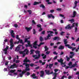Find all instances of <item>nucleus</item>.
I'll use <instances>...</instances> for the list:
<instances>
[{"instance_id": "f257e3e1", "label": "nucleus", "mask_w": 79, "mask_h": 79, "mask_svg": "<svg viewBox=\"0 0 79 79\" xmlns=\"http://www.w3.org/2000/svg\"><path fill=\"white\" fill-rule=\"evenodd\" d=\"M40 52L38 50L35 51V53L36 54H38V56L37 55H35L32 56L33 58H34V59L35 60H37V59H39L40 58Z\"/></svg>"}, {"instance_id": "f03ea898", "label": "nucleus", "mask_w": 79, "mask_h": 79, "mask_svg": "<svg viewBox=\"0 0 79 79\" xmlns=\"http://www.w3.org/2000/svg\"><path fill=\"white\" fill-rule=\"evenodd\" d=\"M57 61L58 62L60 63V64L61 66H62V67H64L66 66V64H64V65H63L64 64V63H63V61H64V60H63V59L60 58V60H57Z\"/></svg>"}, {"instance_id": "7ed1b4c3", "label": "nucleus", "mask_w": 79, "mask_h": 79, "mask_svg": "<svg viewBox=\"0 0 79 79\" xmlns=\"http://www.w3.org/2000/svg\"><path fill=\"white\" fill-rule=\"evenodd\" d=\"M10 49L12 50V49L14 47V43H13V40L12 39H11L10 41Z\"/></svg>"}, {"instance_id": "20e7f679", "label": "nucleus", "mask_w": 79, "mask_h": 79, "mask_svg": "<svg viewBox=\"0 0 79 79\" xmlns=\"http://www.w3.org/2000/svg\"><path fill=\"white\" fill-rule=\"evenodd\" d=\"M24 52H26V54L28 55V53H29V50H27V49H25L23 51H19V53L20 54H23Z\"/></svg>"}, {"instance_id": "39448f33", "label": "nucleus", "mask_w": 79, "mask_h": 79, "mask_svg": "<svg viewBox=\"0 0 79 79\" xmlns=\"http://www.w3.org/2000/svg\"><path fill=\"white\" fill-rule=\"evenodd\" d=\"M65 47H68V48H70V49H71L72 48V51H74V50L76 48V47L73 48L72 47L70 46V45L69 44H66L65 45Z\"/></svg>"}, {"instance_id": "423d86ee", "label": "nucleus", "mask_w": 79, "mask_h": 79, "mask_svg": "<svg viewBox=\"0 0 79 79\" xmlns=\"http://www.w3.org/2000/svg\"><path fill=\"white\" fill-rule=\"evenodd\" d=\"M8 48H9V47L8 46H6V48L3 50V52H5L4 54L5 55L7 54V53H8Z\"/></svg>"}, {"instance_id": "0eeeda50", "label": "nucleus", "mask_w": 79, "mask_h": 79, "mask_svg": "<svg viewBox=\"0 0 79 79\" xmlns=\"http://www.w3.org/2000/svg\"><path fill=\"white\" fill-rule=\"evenodd\" d=\"M44 71L48 75H50V74H52L53 73V71H52L51 73H50V70H45Z\"/></svg>"}, {"instance_id": "6e6552de", "label": "nucleus", "mask_w": 79, "mask_h": 79, "mask_svg": "<svg viewBox=\"0 0 79 79\" xmlns=\"http://www.w3.org/2000/svg\"><path fill=\"white\" fill-rule=\"evenodd\" d=\"M53 35H50V34H48V36H47V38H45V40H50V39H51V36H53Z\"/></svg>"}, {"instance_id": "1a4fd4ad", "label": "nucleus", "mask_w": 79, "mask_h": 79, "mask_svg": "<svg viewBox=\"0 0 79 79\" xmlns=\"http://www.w3.org/2000/svg\"><path fill=\"white\" fill-rule=\"evenodd\" d=\"M20 46H22V45H19L15 48V52H19L20 50V48H21V47H20Z\"/></svg>"}, {"instance_id": "9d476101", "label": "nucleus", "mask_w": 79, "mask_h": 79, "mask_svg": "<svg viewBox=\"0 0 79 79\" xmlns=\"http://www.w3.org/2000/svg\"><path fill=\"white\" fill-rule=\"evenodd\" d=\"M23 62L24 63H27L28 62L29 63H31V61L27 59V57H26L23 61Z\"/></svg>"}, {"instance_id": "9b49d317", "label": "nucleus", "mask_w": 79, "mask_h": 79, "mask_svg": "<svg viewBox=\"0 0 79 79\" xmlns=\"http://www.w3.org/2000/svg\"><path fill=\"white\" fill-rule=\"evenodd\" d=\"M48 18H51V17H52V19H55V16H53L52 14H50V15L48 14Z\"/></svg>"}, {"instance_id": "f8f14e48", "label": "nucleus", "mask_w": 79, "mask_h": 79, "mask_svg": "<svg viewBox=\"0 0 79 79\" xmlns=\"http://www.w3.org/2000/svg\"><path fill=\"white\" fill-rule=\"evenodd\" d=\"M10 33L11 34V36L13 37V38H15V36L14 35L15 33H14V31L13 30H11Z\"/></svg>"}, {"instance_id": "ddd939ff", "label": "nucleus", "mask_w": 79, "mask_h": 79, "mask_svg": "<svg viewBox=\"0 0 79 79\" xmlns=\"http://www.w3.org/2000/svg\"><path fill=\"white\" fill-rule=\"evenodd\" d=\"M31 77H32V79H37V77L35 76V73H33L31 75Z\"/></svg>"}, {"instance_id": "4468645a", "label": "nucleus", "mask_w": 79, "mask_h": 79, "mask_svg": "<svg viewBox=\"0 0 79 79\" xmlns=\"http://www.w3.org/2000/svg\"><path fill=\"white\" fill-rule=\"evenodd\" d=\"M65 29H71V25L68 24L65 27Z\"/></svg>"}, {"instance_id": "2eb2a0df", "label": "nucleus", "mask_w": 79, "mask_h": 79, "mask_svg": "<svg viewBox=\"0 0 79 79\" xmlns=\"http://www.w3.org/2000/svg\"><path fill=\"white\" fill-rule=\"evenodd\" d=\"M23 65H25L26 66V68H29V64H27L26 63H24L23 64Z\"/></svg>"}, {"instance_id": "dca6fc26", "label": "nucleus", "mask_w": 79, "mask_h": 79, "mask_svg": "<svg viewBox=\"0 0 79 79\" xmlns=\"http://www.w3.org/2000/svg\"><path fill=\"white\" fill-rule=\"evenodd\" d=\"M25 29L27 30V32H29V31H30L31 29H32V27H30L29 28L27 27H25Z\"/></svg>"}, {"instance_id": "f3484780", "label": "nucleus", "mask_w": 79, "mask_h": 79, "mask_svg": "<svg viewBox=\"0 0 79 79\" xmlns=\"http://www.w3.org/2000/svg\"><path fill=\"white\" fill-rule=\"evenodd\" d=\"M70 54L72 55L71 56H70L69 57L70 58H73V56L74 55V53L73 52H70Z\"/></svg>"}, {"instance_id": "a211bd4d", "label": "nucleus", "mask_w": 79, "mask_h": 79, "mask_svg": "<svg viewBox=\"0 0 79 79\" xmlns=\"http://www.w3.org/2000/svg\"><path fill=\"white\" fill-rule=\"evenodd\" d=\"M78 3V2H77V1H75V2H74L75 6H74L73 7V9L76 8V6H77V5Z\"/></svg>"}, {"instance_id": "6ab92c4d", "label": "nucleus", "mask_w": 79, "mask_h": 79, "mask_svg": "<svg viewBox=\"0 0 79 79\" xmlns=\"http://www.w3.org/2000/svg\"><path fill=\"white\" fill-rule=\"evenodd\" d=\"M41 2H34L33 5H39V3H40Z\"/></svg>"}, {"instance_id": "aec40b11", "label": "nucleus", "mask_w": 79, "mask_h": 79, "mask_svg": "<svg viewBox=\"0 0 79 79\" xmlns=\"http://www.w3.org/2000/svg\"><path fill=\"white\" fill-rule=\"evenodd\" d=\"M41 75H40V77H43L44 76V71H41L40 72Z\"/></svg>"}, {"instance_id": "412c9836", "label": "nucleus", "mask_w": 79, "mask_h": 79, "mask_svg": "<svg viewBox=\"0 0 79 79\" xmlns=\"http://www.w3.org/2000/svg\"><path fill=\"white\" fill-rule=\"evenodd\" d=\"M60 40V38L58 37L55 36L53 39V40Z\"/></svg>"}, {"instance_id": "4be33fe9", "label": "nucleus", "mask_w": 79, "mask_h": 79, "mask_svg": "<svg viewBox=\"0 0 79 79\" xmlns=\"http://www.w3.org/2000/svg\"><path fill=\"white\" fill-rule=\"evenodd\" d=\"M58 48L59 50H63V49H64V46H62V45H60L59 47Z\"/></svg>"}, {"instance_id": "5701e85b", "label": "nucleus", "mask_w": 79, "mask_h": 79, "mask_svg": "<svg viewBox=\"0 0 79 79\" xmlns=\"http://www.w3.org/2000/svg\"><path fill=\"white\" fill-rule=\"evenodd\" d=\"M76 14H77V13L75 11H74L73 12V16H72V17L73 18H74L76 17Z\"/></svg>"}, {"instance_id": "b1692460", "label": "nucleus", "mask_w": 79, "mask_h": 79, "mask_svg": "<svg viewBox=\"0 0 79 79\" xmlns=\"http://www.w3.org/2000/svg\"><path fill=\"white\" fill-rule=\"evenodd\" d=\"M15 64L14 63L10 67V69H14L15 68Z\"/></svg>"}, {"instance_id": "393cba45", "label": "nucleus", "mask_w": 79, "mask_h": 79, "mask_svg": "<svg viewBox=\"0 0 79 79\" xmlns=\"http://www.w3.org/2000/svg\"><path fill=\"white\" fill-rule=\"evenodd\" d=\"M27 44L29 45V47H32V45L31 44V41H27Z\"/></svg>"}, {"instance_id": "a878e982", "label": "nucleus", "mask_w": 79, "mask_h": 79, "mask_svg": "<svg viewBox=\"0 0 79 79\" xmlns=\"http://www.w3.org/2000/svg\"><path fill=\"white\" fill-rule=\"evenodd\" d=\"M64 44L65 45H68V44H68V41H67V39H64Z\"/></svg>"}, {"instance_id": "bb28decb", "label": "nucleus", "mask_w": 79, "mask_h": 79, "mask_svg": "<svg viewBox=\"0 0 79 79\" xmlns=\"http://www.w3.org/2000/svg\"><path fill=\"white\" fill-rule=\"evenodd\" d=\"M30 71V69L29 68H26L25 69V70H24V71H25V72H27V71Z\"/></svg>"}, {"instance_id": "cd10ccee", "label": "nucleus", "mask_w": 79, "mask_h": 79, "mask_svg": "<svg viewBox=\"0 0 79 79\" xmlns=\"http://www.w3.org/2000/svg\"><path fill=\"white\" fill-rule=\"evenodd\" d=\"M37 27L38 28H41L42 27V25L40 24H39L37 25Z\"/></svg>"}, {"instance_id": "c85d7f7f", "label": "nucleus", "mask_w": 79, "mask_h": 79, "mask_svg": "<svg viewBox=\"0 0 79 79\" xmlns=\"http://www.w3.org/2000/svg\"><path fill=\"white\" fill-rule=\"evenodd\" d=\"M45 50L44 52H47L48 50V48H47V46H45L44 47Z\"/></svg>"}, {"instance_id": "c756f323", "label": "nucleus", "mask_w": 79, "mask_h": 79, "mask_svg": "<svg viewBox=\"0 0 79 79\" xmlns=\"http://www.w3.org/2000/svg\"><path fill=\"white\" fill-rule=\"evenodd\" d=\"M18 42H19V43L20 42V44H24V43L23 42V40H19Z\"/></svg>"}, {"instance_id": "7c9ffc66", "label": "nucleus", "mask_w": 79, "mask_h": 79, "mask_svg": "<svg viewBox=\"0 0 79 79\" xmlns=\"http://www.w3.org/2000/svg\"><path fill=\"white\" fill-rule=\"evenodd\" d=\"M40 8H45V7L44 5L43 4H42L40 6Z\"/></svg>"}, {"instance_id": "2f4dec72", "label": "nucleus", "mask_w": 79, "mask_h": 79, "mask_svg": "<svg viewBox=\"0 0 79 79\" xmlns=\"http://www.w3.org/2000/svg\"><path fill=\"white\" fill-rule=\"evenodd\" d=\"M27 11L29 13V15L32 14V10H27Z\"/></svg>"}, {"instance_id": "473e14b6", "label": "nucleus", "mask_w": 79, "mask_h": 79, "mask_svg": "<svg viewBox=\"0 0 79 79\" xmlns=\"http://www.w3.org/2000/svg\"><path fill=\"white\" fill-rule=\"evenodd\" d=\"M40 42H42L43 40H44V39H43V38H42V37L40 36Z\"/></svg>"}, {"instance_id": "72a5a7b5", "label": "nucleus", "mask_w": 79, "mask_h": 79, "mask_svg": "<svg viewBox=\"0 0 79 79\" xmlns=\"http://www.w3.org/2000/svg\"><path fill=\"white\" fill-rule=\"evenodd\" d=\"M68 64L69 66H72L73 64V63L72 62H70Z\"/></svg>"}, {"instance_id": "f704fd0d", "label": "nucleus", "mask_w": 79, "mask_h": 79, "mask_svg": "<svg viewBox=\"0 0 79 79\" xmlns=\"http://www.w3.org/2000/svg\"><path fill=\"white\" fill-rule=\"evenodd\" d=\"M44 44V42H41L39 45H38V47H40L42 45Z\"/></svg>"}, {"instance_id": "c9c22d12", "label": "nucleus", "mask_w": 79, "mask_h": 79, "mask_svg": "<svg viewBox=\"0 0 79 79\" xmlns=\"http://www.w3.org/2000/svg\"><path fill=\"white\" fill-rule=\"evenodd\" d=\"M53 64H49V68L50 69H52V66H53Z\"/></svg>"}, {"instance_id": "e433bc0d", "label": "nucleus", "mask_w": 79, "mask_h": 79, "mask_svg": "<svg viewBox=\"0 0 79 79\" xmlns=\"http://www.w3.org/2000/svg\"><path fill=\"white\" fill-rule=\"evenodd\" d=\"M66 58H67V61H69L70 60V58L68 57V56H66Z\"/></svg>"}, {"instance_id": "4c0bfd02", "label": "nucleus", "mask_w": 79, "mask_h": 79, "mask_svg": "<svg viewBox=\"0 0 79 79\" xmlns=\"http://www.w3.org/2000/svg\"><path fill=\"white\" fill-rule=\"evenodd\" d=\"M15 71H16V70H15V69L11 70L10 71V73H14V72H15Z\"/></svg>"}, {"instance_id": "58836bf2", "label": "nucleus", "mask_w": 79, "mask_h": 79, "mask_svg": "<svg viewBox=\"0 0 79 79\" xmlns=\"http://www.w3.org/2000/svg\"><path fill=\"white\" fill-rule=\"evenodd\" d=\"M37 41H35L33 43V45H35V46L38 45H37Z\"/></svg>"}, {"instance_id": "ea45409f", "label": "nucleus", "mask_w": 79, "mask_h": 79, "mask_svg": "<svg viewBox=\"0 0 79 79\" xmlns=\"http://www.w3.org/2000/svg\"><path fill=\"white\" fill-rule=\"evenodd\" d=\"M69 21H71V23H74V19H71L70 20H69Z\"/></svg>"}, {"instance_id": "a19ab883", "label": "nucleus", "mask_w": 79, "mask_h": 79, "mask_svg": "<svg viewBox=\"0 0 79 79\" xmlns=\"http://www.w3.org/2000/svg\"><path fill=\"white\" fill-rule=\"evenodd\" d=\"M34 50L33 49H31L30 51L31 53L30 54H33V52H34Z\"/></svg>"}, {"instance_id": "79ce46f5", "label": "nucleus", "mask_w": 79, "mask_h": 79, "mask_svg": "<svg viewBox=\"0 0 79 79\" xmlns=\"http://www.w3.org/2000/svg\"><path fill=\"white\" fill-rule=\"evenodd\" d=\"M74 24H75V23H73L72 24V26H70L71 29L72 27H74Z\"/></svg>"}, {"instance_id": "37998d69", "label": "nucleus", "mask_w": 79, "mask_h": 79, "mask_svg": "<svg viewBox=\"0 0 79 79\" xmlns=\"http://www.w3.org/2000/svg\"><path fill=\"white\" fill-rule=\"evenodd\" d=\"M58 74V73H53V75L54 76V77H56V75Z\"/></svg>"}, {"instance_id": "c03bdc74", "label": "nucleus", "mask_w": 79, "mask_h": 79, "mask_svg": "<svg viewBox=\"0 0 79 79\" xmlns=\"http://www.w3.org/2000/svg\"><path fill=\"white\" fill-rule=\"evenodd\" d=\"M65 33V32L64 31H62L60 33V34L61 35H63V34H64Z\"/></svg>"}, {"instance_id": "a18cd8bd", "label": "nucleus", "mask_w": 79, "mask_h": 79, "mask_svg": "<svg viewBox=\"0 0 79 79\" xmlns=\"http://www.w3.org/2000/svg\"><path fill=\"white\" fill-rule=\"evenodd\" d=\"M42 30H43V29L41 27V28H40V29L38 30V31H39V32H41Z\"/></svg>"}, {"instance_id": "49530a36", "label": "nucleus", "mask_w": 79, "mask_h": 79, "mask_svg": "<svg viewBox=\"0 0 79 79\" xmlns=\"http://www.w3.org/2000/svg\"><path fill=\"white\" fill-rule=\"evenodd\" d=\"M76 66V65H74V64H73L70 67V69L72 68H74Z\"/></svg>"}, {"instance_id": "de8ad7c7", "label": "nucleus", "mask_w": 79, "mask_h": 79, "mask_svg": "<svg viewBox=\"0 0 79 79\" xmlns=\"http://www.w3.org/2000/svg\"><path fill=\"white\" fill-rule=\"evenodd\" d=\"M45 31H43L41 32L42 34H43V35H44L45 34Z\"/></svg>"}, {"instance_id": "09e8293b", "label": "nucleus", "mask_w": 79, "mask_h": 79, "mask_svg": "<svg viewBox=\"0 0 79 79\" xmlns=\"http://www.w3.org/2000/svg\"><path fill=\"white\" fill-rule=\"evenodd\" d=\"M35 33H36V31H35V29H33V34H35Z\"/></svg>"}, {"instance_id": "8fccbe9b", "label": "nucleus", "mask_w": 79, "mask_h": 79, "mask_svg": "<svg viewBox=\"0 0 79 79\" xmlns=\"http://www.w3.org/2000/svg\"><path fill=\"white\" fill-rule=\"evenodd\" d=\"M56 10L60 11H61V8H58L56 9Z\"/></svg>"}, {"instance_id": "3c124183", "label": "nucleus", "mask_w": 79, "mask_h": 79, "mask_svg": "<svg viewBox=\"0 0 79 79\" xmlns=\"http://www.w3.org/2000/svg\"><path fill=\"white\" fill-rule=\"evenodd\" d=\"M16 39H18V40H19V35H16Z\"/></svg>"}, {"instance_id": "603ef678", "label": "nucleus", "mask_w": 79, "mask_h": 79, "mask_svg": "<svg viewBox=\"0 0 79 79\" xmlns=\"http://www.w3.org/2000/svg\"><path fill=\"white\" fill-rule=\"evenodd\" d=\"M19 62H20V61H19V60H17L15 61L16 63H19Z\"/></svg>"}, {"instance_id": "864d4df0", "label": "nucleus", "mask_w": 79, "mask_h": 79, "mask_svg": "<svg viewBox=\"0 0 79 79\" xmlns=\"http://www.w3.org/2000/svg\"><path fill=\"white\" fill-rule=\"evenodd\" d=\"M53 54H54V55H58V53L54 51L53 52Z\"/></svg>"}, {"instance_id": "5fc2aeb1", "label": "nucleus", "mask_w": 79, "mask_h": 79, "mask_svg": "<svg viewBox=\"0 0 79 79\" xmlns=\"http://www.w3.org/2000/svg\"><path fill=\"white\" fill-rule=\"evenodd\" d=\"M54 11H55V10H50V12L51 13H53Z\"/></svg>"}, {"instance_id": "6e6d98bb", "label": "nucleus", "mask_w": 79, "mask_h": 79, "mask_svg": "<svg viewBox=\"0 0 79 79\" xmlns=\"http://www.w3.org/2000/svg\"><path fill=\"white\" fill-rule=\"evenodd\" d=\"M31 73H29V72H27V73L26 74L27 76H29V75Z\"/></svg>"}, {"instance_id": "4d7b16f0", "label": "nucleus", "mask_w": 79, "mask_h": 79, "mask_svg": "<svg viewBox=\"0 0 79 79\" xmlns=\"http://www.w3.org/2000/svg\"><path fill=\"white\" fill-rule=\"evenodd\" d=\"M50 53V51H47L46 52V54H47V55H48V54H49V53Z\"/></svg>"}, {"instance_id": "13d9d810", "label": "nucleus", "mask_w": 79, "mask_h": 79, "mask_svg": "<svg viewBox=\"0 0 79 79\" xmlns=\"http://www.w3.org/2000/svg\"><path fill=\"white\" fill-rule=\"evenodd\" d=\"M71 68V67L68 66H66V68H65L66 69H68V68Z\"/></svg>"}, {"instance_id": "bf43d9fd", "label": "nucleus", "mask_w": 79, "mask_h": 79, "mask_svg": "<svg viewBox=\"0 0 79 79\" xmlns=\"http://www.w3.org/2000/svg\"><path fill=\"white\" fill-rule=\"evenodd\" d=\"M33 48H34L35 49H36V48H37V46L35 45H33Z\"/></svg>"}, {"instance_id": "052dcab7", "label": "nucleus", "mask_w": 79, "mask_h": 79, "mask_svg": "<svg viewBox=\"0 0 79 79\" xmlns=\"http://www.w3.org/2000/svg\"><path fill=\"white\" fill-rule=\"evenodd\" d=\"M46 57H47V56L46 55H45L43 57V58L44 59H45Z\"/></svg>"}, {"instance_id": "680f3d73", "label": "nucleus", "mask_w": 79, "mask_h": 79, "mask_svg": "<svg viewBox=\"0 0 79 79\" xmlns=\"http://www.w3.org/2000/svg\"><path fill=\"white\" fill-rule=\"evenodd\" d=\"M32 23L34 24H36V23H35V21H34V20H33L32 21Z\"/></svg>"}, {"instance_id": "e2e57ef3", "label": "nucleus", "mask_w": 79, "mask_h": 79, "mask_svg": "<svg viewBox=\"0 0 79 79\" xmlns=\"http://www.w3.org/2000/svg\"><path fill=\"white\" fill-rule=\"evenodd\" d=\"M57 57H58V56H56L53 58V60H56V59L57 58Z\"/></svg>"}, {"instance_id": "0e129e2a", "label": "nucleus", "mask_w": 79, "mask_h": 79, "mask_svg": "<svg viewBox=\"0 0 79 79\" xmlns=\"http://www.w3.org/2000/svg\"><path fill=\"white\" fill-rule=\"evenodd\" d=\"M25 56H26V53H23V54L22 57H23V58H24V57Z\"/></svg>"}, {"instance_id": "69168bd1", "label": "nucleus", "mask_w": 79, "mask_h": 79, "mask_svg": "<svg viewBox=\"0 0 79 79\" xmlns=\"http://www.w3.org/2000/svg\"><path fill=\"white\" fill-rule=\"evenodd\" d=\"M14 26L16 28L18 27V25H17V24H14Z\"/></svg>"}, {"instance_id": "338daca9", "label": "nucleus", "mask_w": 79, "mask_h": 79, "mask_svg": "<svg viewBox=\"0 0 79 79\" xmlns=\"http://www.w3.org/2000/svg\"><path fill=\"white\" fill-rule=\"evenodd\" d=\"M58 71V69H54V71L55 72V73H56L57 71Z\"/></svg>"}, {"instance_id": "774afa93", "label": "nucleus", "mask_w": 79, "mask_h": 79, "mask_svg": "<svg viewBox=\"0 0 79 79\" xmlns=\"http://www.w3.org/2000/svg\"><path fill=\"white\" fill-rule=\"evenodd\" d=\"M72 78V76H69V77H68V79H71Z\"/></svg>"}]
</instances>
